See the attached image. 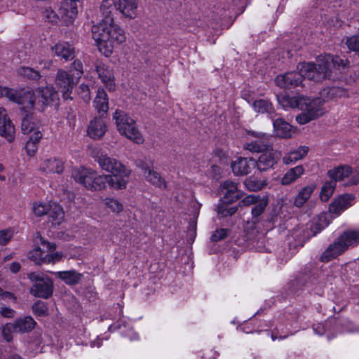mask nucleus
Instances as JSON below:
<instances>
[{
	"label": "nucleus",
	"instance_id": "60",
	"mask_svg": "<svg viewBox=\"0 0 359 359\" xmlns=\"http://www.w3.org/2000/svg\"><path fill=\"white\" fill-rule=\"evenodd\" d=\"M10 269L13 273H17L20 269V265L19 263L13 262L10 266Z\"/></svg>",
	"mask_w": 359,
	"mask_h": 359
},
{
	"label": "nucleus",
	"instance_id": "58",
	"mask_svg": "<svg viewBox=\"0 0 359 359\" xmlns=\"http://www.w3.org/2000/svg\"><path fill=\"white\" fill-rule=\"evenodd\" d=\"M102 340H103V338H101L100 337H97L95 340L91 341L90 342V346L92 348H94V347L99 348L102 345Z\"/></svg>",
	"mask_w": 359,
	"mask_h": 359
},
{
	"label": "nucleus",
	"instance_id": "28",
	"mask_svg": "<svg viewBox=\"0 0 359 359\" xmlns=\"http://www.w3.org/2000/svg\"><path fill=\"white\" fill-rule=\"evenodd\" d=\"M305 173V169L302 165L290 168L281 179V184L286 186L290 185L298 179H299Z\"/></svg>",
	"mask_w": 359,
	"mask_h": 359
},
{
	"label": "nucleus",
	"instance_id": "61",
	"mask_svg": "<svg viewBox=\"0 0 359 359\" xmlns=\"http://www.w3.org/2000/svg\"><path fill=\"white\" fill-rule=\"evenodd\" d=\"M4 170V166L0 163V180L1 181H5L6 177L3 175H1V172Z\"/></svg>",
	"mask_w": 359,
	"mask_h": 359
},
{
	"label": "nucleus",
	"instance_id": "12",
	"mask_svg": "<svg viewBox=\"0 0 359 359\" xmlns=\"http://www.w3.org/2000/svg\"><path fill=\"white\" fill-rule=\"evenodd\" d=\"M242 97L249 103L254 111L257 114H267L271 118L274 114L272 103L267 99H257L253 100L250 95L245 91L242 93Z\"/></svg>",
	"mask_w": 359,
	"mask_h": 359
},
{
	"label": "nucleus",
	"instance_id": "23",
	"mask_svg": "<svg viewBox=\"0 0 359 359\" xmlns=\"http://www.w3.org/2000/svg\"><path fill=\"white\" fill-rule=\"evenodd\" d=\"M41 244L43 249L46 252L45 264H55L61 260L63 254L60 252H54L56 249V245L54 243L41 239Z\"/></svg>",
	"mask_w": 359,
	"mask_h": 359
},
{
	"label": "nucleus",
	"instance_id": "8",
	"mask_svg": "<svg viewBox=\"0 0 359 359\" xmlns=\"http://www.w3.org/2000/svg\"><path fill=\"white\" fill-rule=\"evenodd\" d=\"M221 192L223 198L217 207V214L220 217H226L233 215L237 208L229 206L228 204L232 203L241 198L243 193L238 189V184L230 180L224 181L221 184Z\"/></svg>",
	"mask_w": 359,
	"mask_h": 359
},
{
	"label": "nucleus",
	"instance_id": "52",
	"mask_svg": "<svg viewBox=\"0 0 359 359\" xmlns=\"http://www.w3.org/2000/svg\"><path fill=\"white\" fill-rule=\"evenodd\" d=\"M44 18L49 22L57 23L60 20L59 16L51 8H47L43 11Z\"/></svg>",
	"mask_w": 359,
	"mask_h": 359
},
{
	"label": "nucleus",
	"instance_id": "7",
	"mask_svg": "<svg viewBox=\"0 0 359 359\" xmlns=\"http://www.w3.org/2000/svg\"><path fill=\"white\" fill-rule=\"evenodd\" d=\"M112 118L116 130L121 136L137 144L144 143V135L132 117L123 111L116 110Z\"/></svg>",
	"mask_w": 359,
	"mask_h": 359
},
{
	"label": "nucleus",
	"instance_id": "46",
	"mask_svg": "<svg viewBox=\"0 0 359 359\" xmlns=\"http://www.w3.org/2000/svg\"><path fill=\"white\" fill-rule=\"evenodd\" d=\"M297 330H294V331H287V332H284L283 330H281L280 331L279 329H276V330L273 332H272L271 334V339L273 341H275V340H281V339H284L285 338H287L289 335H292L293 334H294L295 332H297Z\"/></svg>",
	"mask_w": 359,
	"mask_h": 359
},
{
	"label": "nucleus",
	"instance_id": "57",
	"mask_svg": "<svg viewBox=\"0 0 359 359\" xmlns=\"http://www.w3.org/2000/svg\"><path fill=\"white\" fill-rule=\"evenodd\" d=\"M28 277L31 281H32V282L35 281L36 283L40 282L41 280V279L48 278V277H44V276H41L40 273H36V272L29 273L28 275Z\"/></svg>",
	"mask_w": 359,
	"mask_h": 359
},
{
	"label": "nucleus",
	"instance_id": "42",
	"mask_svg": "<svg viewBox=\"0 0 359 359\" xmlns=\"http://www.w3.org/2000/svg\"><path fill=\"white\" fill-rule=\"evenodd\" d=\"M336 183L334 181L326 182L322 187L320 193V198L322 201L326 202L332 196L335 189Z\"/></svg>",
	"mask_w": 359,
	"mask_h": 359
},
{
	"label": "nucleus",
	"instance_id": "45",
	"mask_svg": "<svg viewBox=\"0 0 359 359\" xmlns=\"http://www.w3.org/2000/svg\"><path fill=\"white\" fill-rule=\"evenodd\" d=\"M15 327H16L15 323H14L13 324L8 323L3 327V329H2L3 337L7 341H10L12 339V338H13L12 334L13 332H18V331H16Z\"/></svg>",
	"mask_w": 359,
	"mask_h": 359
},
{
	"label": "nucleus",
	"instance_id": "1",
	"mask_svg": "<svg viewBox=\"0 0 359 359\" xmlns=\"http://www.w3.org/2000/svg\"><path fill=\"white\" fill-rule=\"evenodd\" d=\"M347 62L338 56L330 54L320 55L317 64L302 62L297 65L298 72H291L280 74L275 79L276 84L282 88H293L304 86L303 78L314 82H321L325 79L336 80L341 69L346 67Z\"/></svg>",
	"mask_w": 359,
	"mask_h": 359
},
{
	"label": "nucleus",
	"instance_id": "29",
	"mask_svg": "<svg viewBox=\"0 0 359 359\" xmlns=\"http://www.w3.org/2000/svg\"><path fill=\"white\" fill-rule=\"evenodd\" d=\"M55 55L64 58L65 60H71L74 57L73 47L66 42H60L52 48Z\"/></svg>",
	"mask_w": 359,
	"mask_h": 359
},
{
	"label": "nucleus",
	"instance_id": "39",
	"mask_svg": "<svg viewBox=\"0 0 359 359\" xmlns=\"http://www.w3.org/2000/svg\"><path fill=\"white\" fill-rule=\"evenodd\" d=\"M42 137V134L40 130H36L32 133L29 137V140L27 142L25 145V150L27 154L32 156L37 150V144Z\"/></svg>",
	"mask_w": 359,
	"mask_h": 359
},
{
	"label": "nucleus",
	"instance_id": "47",
	"mask_svg": "<svg viewBox=\"0 0 359 359\" xmlns=\"http://www.w3.org/2000/svg\"><path fill=\"white\" fill-rule=\"evenodd\" d=\"M33 312L39 316H46L48 313V308L45 303L42 302H38L34 304L32 306Z\"/></svg>",
	"mask_w": 359,
	"mask_h": 359
},
{
	"label": "nucleus",
	"instance_id": "30",
	"mask_svg": "<svg viewBox=\"0 0 359 359\" xmlns=\"http://www.w3.org/2000/svg\"><path fill=\"white\" fill-rule=\"evenodd\" d=\"M142 170L144 177L148 182L160 188L165 187V182L159 173L151 170L148 166H142Z\"/></svg>",
	"mask_w": 359,
	"mask_h": 359
},
{
	"label": "nucleus",
	"instance_id": "38",
	"mask_svg": "<svg viewBox=\"0 0 359 359\" xmlns=\"http://www.w3.org/2000/svg\"><path fill=\"white\" fill-rule=\"evenodd\" d=\"M16 331L18 332H26L32 330L36 323L34 320L29 316L18 318L15 320Z\"/></svg>",
	"mask_w": 359,
	"mask_h": 359
},
{
	"label": "nucleus",
	"instance_id": "13",
	"mask_svg": "<svg viewBox=\"0 0 359 359\" xmlns=\"http://www.w3.org/2000/svg\"><path fill=\"white\" fill-rule=\"evenodd\" d=\"M81 0H65L60 8L61 20L65 25L73 23L78 14V3Z\"/></svg>",
	"mask_w": 359,
	"mask_h": 359
},
{
	"label": "nucleus",
	"instance_id": "17",
	"mask_svg": "<svg viewBox=\"0 0 359 359\" xmlns=\"http://www.w3.org/2000/svg\"><path fill=\"white\" fill-rule=\"evenodd\" d=\"M96 72L102 83L109 91H114L116 88L113 69L103 63L96 65Z\"/></svg>",
	"mask_w": 359,
	"mask_h": 359
},
{
	"label": "nucleus",
	"instance_id": "16",
	"mask_svg": "<svg viewBox=\"0 0 359 359\" xmlns=\"http://www.w3.org/2000/svg\"><path fill=\"white\" fill-rule=\"evenodd\" d=\"M15 130L14 125L8 116L6 110L0 107V136L8 142L15 140Z\"/></svg>",
	"mask_w": 359,
	"mask_h": 359
},
{
	"label": "nucleus",
	"instance_id": "62",
	"mask_svg": "<svg viewBox=\"0 0 359 359\" xmlns=\"http://www.w3.org/2000/svg\"><path fill=\"white\" fill-rule=\"evenodd\" d=\"M7 359H21L18 355H12L8 358Z\"/></svg>",
	"mask_w": 359,
	"mask_h": 359
},
{
	"label": "nucleus",
	"instance_id": "5",
	"mask_svg": "<svg viewBox=\"0 0 359 359\" xmlns=\"http://www.w3.org/2000/svg\"><path fill=\"white\" fill-rule=\"evenodd\" d=\"M92 36L99 50L106 57L112 54L116 45L126 41L124 31L109 15L92 27Z\"/></svg>",
	"mask_w": 359,
	"mask_h": 359
},
{
	"label": "nucleus",
	"instance_id": "43",
	"mask_svg": "<svg viewBox=\"0 0 359 359\" xmlns=\"http://www.w3.org/2000/svg\"><path fill=\"white\" fill-rule=\"evenodd\" d=\"M118 329L121 330V332L128 337L131 341H135L139 339V335L137 332H135L133 327H131L127 323H123L121 325L118 327Z\"/></svg>",
	"mask_w": 359,
	"mask_h": 359
},
{
	"label": "nucleus",
	"instance_id": "21",
	"mask_svg": "<svg viewBox=\"0 0 359 359\" xmlns=\"http://www.w3.org/2000/svg\"><path fill=\"white\" fill-rule=\"evenodd\" d=\"M116 8L126 18L133 19L137 16L136 0H113Z\"/></svg>",
	"mask_w": 359,
	"mask_h": 359
},
{
	"label": "nucleus",
	"instance_id": "44",
	"mask_svg": "<svg viewBox=\"0 0 359 359\" xmlns=\"http://www.w3.org/2000/svg\"><path fill=\"white\" fill-rule=\"evenodd\" d=\"M18 74L31 79H37L39 78V73L37 71L26 67H20L18 70Z\"/></svg>",
	"mask_w": 359,
	"mask_h": 359
},
{
	"label": "nucleus",
	"instance_id": "34",
	"mask_svg": "<svg viewBox=\"0 0 359 359\" xmlns=\"http://www.w3.org/2000/svg\"><path fill=\"white\" fill-rule=\"evenodd\" d=\"M41 239L43 238L42 237L39 238V241H37L39 246L34 248L29 252L28 255L29 259L34 262L36 264H41L45 263L46 252V250L43 249Z\"/></svg>",
	"mask_w": 359,
	"mask_h": 359
},
{
	"label": "nucleus",
	"instance_id": "10",
	"mask_svg": "<svg viewBox=\"0 0 359 359\" xmlns=\"http://www.w3.org/2000/svg\"><path fill=\"white\" fill-rule=\"evenodd\" d=\"M32 212L36 217L50 214L54 224H60L63 221L65 216L62 208L56 203L52 201L34 203L32 205Z\"/></svg>",
	"mask_w": 359,
	"mask_h": 359
},
{
	"label": "nucleus",
	"instance_id": "49",
	"mask_svg": "<svg viewBox=\"0 0 359 359\" xmlns=\"http://www.w3.org/2000/svg\"><path fill=\"white\" fill-rule=\"evenodd\" d=\"M13 235V231L11 229L0 231V245H5L8 243Z\"/></svg>",
	"mask_w": 359,
	"mask_h": 359
},
{
	"label": "nucleus",
	"instance_id": "56",
	"mask_svg": "<svg viewBox=\"0 0 359 359\" xmlns=\"http://www.w3.org/2000/svg\"><path fill=\"white\" fill-rule=\"evenodd\" d=\"M81 90V97L85 102H89L90 100V94L89 87L87 85L82 84L80 86Z\"/></svg>",
	"mask_w": 359,
	"mask_h": 359
},
{
	"label": "nucleus",
	"instance_id": "51",
	"mask_svg": "<svg viewBox=\"0 0 359 359\" xmlns=\"http://www.w3.org/2000/svg\"><path fill=\"white\" fill-rule=\"evenodd\" d=\"M330 324L331 321H326L325 323H318L313 325V331L318 335H323L324 333H325L326 330L329 329Z\"/></svg>",
	"mask_w": 359,
	"mask_h": 359
},
{
	"label": "nucleus",
	"instance_id": "36",
	"mask_svg": "<svg viewBox=\"0 0 359 359\" xmlns=\"http://www.w3.org/2000/svg\"><path fill=\"white\" fill-rule=\"evenodd\" d=\"M53 273L69 285L79 283L81 278V275L74 270L57 271Z\"/></svg>",
	"mask_w": 359,
	"mask_h": 359
},
{
	"label": "nucleus",
	"instance_id": "19",
	"mask_svg": "<svg viewBox=\"0 0 359 359\" xmlns=\"http://www.w3.org/2000/svg\"><path fill=\"white\" fill-rule=\"evenodd\" d=\"M107 131V126L101 117L92 119L87 128V134L91 139L100 140Z\"/></svg>",
	"mask_w": 359,
	"mask_h": 359
},
{
	"label": "nucleus",
	"instance_id": "11",
	"mask_svg": "<svg viewBox=\"0 0 359 359\" xmlns=\"http://www.w3.org/2000/svg\"><path fill=\"white\" fill-rule=\"evenodd\" d=\"M269 137L266 133L249 131L244 148L251 152H262L270 147Z\"/></svg>",
	"mask_w": 359,
	"mask_h": 359
},
{
	"label": "nucleus",
	"instance_id": "22",
	"mask_svg": "<svg viewBox=\"0 0 359 359\" xmlns=\"http://www.w3.org/2000/svg\"><path fill=\"white\" fill-rule=\"evenodd\" d=\"M39 170L46 173H61L64 170V162L57 158L44 160L39 166Z\"/></svg>",
	"mask_w": 359,
	"mask_h": 359
},
{
	"label": "nucleus",
	"instance_id": "48",
	"mask_svg": "<svg viewBox=\"0 0 359 359\" xmlns=\"http://www.w3.org/2000/svg\"><path fill=\"white\" fill-rule=\"evenodd\" d=\"M255 205V207L252 210V214L254 217H258L263 212L264 210L265 209L267 205V201L266 199H262L259 201Z\"/></svg>",
	"mask_w": 359,
	"mask_h": 359
},
{
	"label": "nucleus",
	"instance_id": "6",
	"mask_svg": "<svg viewBox=\"0 0 359 359\" xmlns=\"http://www.w3.org/2000/svg\"><path fill=\"white\" fill-rule=\"evenodd\" d=\"M82 74L83 65L79 60L72 63L69 72L62 69L57 71L55 82L65 100L72 99L70 95Z\"/></svg>",
	"mask_w": 359,
	"mask_h": 359
},
{
	"label": "nucleus",
	"instance_id": "32",
	"mask_svg": "<svg viewBox=\"0 0 359 359\" xmlns=\"http://www.w3.org/2000/svg\"><path fill=\"white\" fill-rule=\"evenodd\" d=\"M315 185L310 184L301 189L294 198V205L298 208L302 207L310 198L311 194L315 190Z\"/></svg>",
	"mask_w": 359,
	"mask_h": 359
},
{
	"label": "nucleus",
	"instance_id": "25",
	"mask_svg": "<svg viewBox=\"0 0 359 359\" xmlns=\"http://www.w3.org/2000/svg\"><path fill=\"white\" fill-rule=\"evenodd\" d=\"M309 152V147L300 146L298 148L291 150L283 158V162L285 165H290L303 159Z\"/></svg>",
	"mask_w": 359,
	"mask_h": 359
},
{
	"label": "nucleus",
	"instance_id": "35",
	"mask_svg": "<svg viewBox=\"0 0 359 359\" xmlns=\"http://www.w3.org/2000/svg\"><path fill=\"white\" fill-rule=\"evenodd\" d=\"M39 123L32 114H27L22 121V131L25 134L34 133L39 130Z\"/></svg>",
	"mask_w": 359,
	"mask_h": 359
},
{
	"label": "nucleus",
	"instance_id": "15",
	"mask_svg": "<svg viewBox=\"0 0 359 359\" xmlns=\"http://www.w3.org/2000/svg\"><path fill=\"white\" fill-rule=\"evenodd\" d=\"M280 158V153L272 149L265 150L256 161V166L259 171H266L272 168Z\"/></svg>",
	"mask_w": 359,
	"mask_h": 359
},
{
	"label": "nucleus",
	"instance_id": "40",
	"mask_svg": "<svg viewBox=\"0 0 359 359\" xmlns=\"http://www.w3.org/2000/svg\"><path fill=\"white\" fill-rule=\"evenodd\" d=\"M103 203L105 208L114 214L118 215L123 210V203L115 198L107 197L104 200Z\"/></svg>",
	"mask_w": 359,
	"mask_h": 359
},
{
	"label": "nucleus",
	"instance_id": "26",
	"mask_svg": "<svg viewBox=\"0 0 359 359\" xmlns=\"http://www.w3.org/2000/svg\"><path fill=\"white\" fill-rule=\"evenodd\" d=\"M97 162L100 168L107 172H114L124 165L116 158H110L107 154L99 156Z\"/></svg>",
	"mask_w": 359,
	"mask_h": 359
},
{
	"label": "nucleus",
	"instance_id": "27",
	"mask_svg": "<svg viewBox=\"0 0 359 359\" xmlns=\"http://www.w3.org/2000/svg\"><path fill=\"white\" fill-rule=\"evenodd\" d=\"M273 133L280 138H290L292 134V127L282 118L273 121Z\"/></svg>",
	"mask_w": 359,
	"mask_h": 359
},
{
	"label": "nucleus",
	"instance_id": "59",
	"mask_svg": "<svg viewBox=\"0 0 359 359\" xmlns=\"http://www.w3.org/2000/svg\"><path fill=\"white\" fill-rule=\"evenodd\" d=\"M239 329H240V330H241L243 332L247 333V334L252 333L254 332H261V331H262V330H258V329L257 330H253L252 329H251L250 327V325H249L248 323L244 325L243 327H240Z\"/></svg>",
	"mask_w": 359,
	"mask_h": 359
},
{
	"label": "nucleus",
	"instance_id": "14",
	"mask_svg": "<svg viewBox=\"0 0 359 359\" xmlns=\"http://www.w3.org/2000/svg\"><path fill=\"white\" fill-rule=\"evenodd\" d=\"M235 175L243 176L249 174L256 167V161L252 158L237 157L231 163Z\"/></svg>",
	"mask_w": 359,
	"mask_h": 359
},
{
	"label": "nucleus",
	"instance_id": "33",
	"mask_svg": "<svg viewBox=\"0 0 359 359\" xmlns=\"http://www.w3.org/2000/svg\"><path fill=\"white\" fill-rule=\"evenodd\" d=\"M95 108L99 113L107 112L109 109L108 97L106 92L102 88H99L93 102Z\"/></svg>",
	"mask_w": 359,
	"mask_h": 359
},
{
	"label": "nucleus",
	"instance_id": "50",
	"mask_svg": "<svg viewBox=\"0 0 359 359\" xmlns=\"http://www.w3.org/2000/svg\"><path fill=\"white\" fill-rule=\"evenodd\" d=\"M229 231L226 229H217L212 235L211 240L214 242L222 241L227 237Z\"/></svg>",
	"mask_w": 359,
	"mask_h": 359
},
{
	"label": "nucleus",
	"instance_id": "53",
	"mask_svg": "<svg viewBox=\"0 0 359 359\" xmlns=\"http://www.w3.org/2000/svg\"><path fill=\"white\" fill-rule=\"evenodd\" d=\"M260 200L257 196L251 194L245 196L240 203L242 205H250L257 203Z\"/></svg>",
	"mask_w": 359,
	"mask_h": 359
},
{
	"label": "nucleus",
	"instance_id": "31",
	"mask_svg": "<svg viewBox=\"0 0 359 359\" xmlns=\"http://www.w3.org/2000/svg\"><path fill=\"white\" fill-rule=\"evenodd\" d=\"M351 172V168L346 165H341L335 167L328 171V176L336 182L337 181H341L346 178L349 177Z\"/></svg>",
	"mask_w": 359,
	"mask_h": 359
},
{
	"label": "nucleus",
	"instance_id": "54",
	"mask_svg": "<svg viewBox=\"0 0 359 359\" xmlns=\"http://www.w3.org/2000/svg\"><path fill=\"white\" fill-rule=\"evenodd\" d=\"M15 311L9 307L1 306L0 315L5 318H13L15 316Z\"/></svg>",
	"mask_w": 359,
	"mask_h": 359
},
{
	"label": "nucleus",
	"instance_id": "20",
	"mask_svg": "<svg viewBox=\"0 0 359 359\" xmlns=\"http://www.w3.org/2000/svg\"><path fill=\"white\" fill-rule=\"evenodd\" d=\"M30 292L34 297L47 299L52 295L53 282L50 278L41 279L32 287Z\"/></svg>",
	"mask_w": 359,
	"mask_h": 359
},
{
	"label": "nucleus",
	"instance_id": "37",
	"mask_svg": "<svg viewBox=\"0 0 359 359\" xmlns=\"http://www.w3.org/2000/svg\"><path fill=\"white\" fill-rule=\"evenodd\" d=\"M330 222V215L323 212L320 214L313 222L311 229L313 231L314 235L320 232L322 229L328 226Z\"/></svg>",
	"mask_w": 359,
	"mask_h": 359
},
{
	"label": "nucleus",
	"instance_id": "24",
	"mask_svg": "<svg viewBox=\"0 0 359 359\" xmlns=\"http://www.w3.org/2000/svg\"><path fill=\"white\" fill-rule=\"evenodd\" d=\"M347 95V91L344 88L337 86L325 88L319 93L320 97L325 100V104L330 100H337L342 97H346Z\"/></svg>",
	"mask_w": 359,
	"mask_h": 359
},
{
	"label": "nucleus",
	"instance_id": "9",
	"mask_svg": "<svg viewBox=\"0 0 359 359\" xmlns=\"http://www.w3.org/2000/svg\"><path fill=\"white\" fill-rule=\"evenodd\" d=\"M359 243V231H347L331 244L321 255L322 262H327L337 257L349 247Z\"/></svg>",
	"mask_w": 359,
	"mask_h": 359
},
{
	"label": "nucleus",
	"instance_id": "18",
	"mask_svg": "<svg viewBox=\"0 0 359 359\" xmlns=\"http://www.w3.org/2000/svg\"><path fill=\"white\" fill-rule=\"evenodd\" d=\"M354 197L351 194H344L334 199L329 208L330 213L339 216L342 212L353 205Z\"/></svg>",
	"mask_w": 359,
	"mask_h": 359
},
{
	"label": "nucleus",
	"instance_id": "41",
	"mask_svg": "<svg viewBox=\"0 0 359 359\" xmlns=\"http://www.w3.org/2000/svg\"><path fill=\"white\" fill-rule=\"evenodd\" d=\"M267 184L266 180H258L252 177L245 179L244 185L246 189L250 191H257L261 190Z\"/></svg>",
	"mask_w": 359,
	"mask_h": 359
},
{
	"label": "nucleus",
	"instance_id": "4",
	"mask_svg": "<svg viewBox=\"0 0 359 359\" xmlns=\"http://www.w3.org/2000/svg\"><path fill=\"white\" fill-rule=\"evenodd\" d=\"M278 101L284 109L298 108L301 110V113L296 116V121L300 125L315 121L327 112L325 100L320 95H283L278 97Z\"/></svg>",
	"mask_w": 359,
	"mask_h": 359
},
{
	"label": "nucleus",
	"instance_id": "2",
	"mask_svg": "<svg viewBox=\"0 0 359 359\" xmlns=\"http://www.w3.org/2000/svg\"><path fill=\"white\" fill-rule=\"evenodd\" d=\"M110 173L99 174L92 168L80 167L72 170V176L77 183L91 191H102L107 187L118 191L127 187L131 173L129 168L123 165Z\"/></svg>",
	"mask_w": 359,
	"mask_h": 359
},
{
	"label": "nucleus",
	"instance_id": "3",
	"mask_svg": "<svg viewBox=\"0 0 359 359\" xmlns=\"http://www.w3.org/2000/svg\"><path fill=\"white\" fill-rule=\"evenodd\" d=\"M6 97L10 101L22 105V109L43 110L48 105L57 104L59 96L52 87L39 88L35 90L21 89L19 90L0 86V97Z\"/></svg>",
	"mask_w": 359,
	"mask_h": 359
},
{
	"label": "nucleus",
	"instance_id": "55",
	"mask_svg": "<svg viewBox=\"0 0 359 359\" xmlns=\"http://www.w3.org/2000/svg\"><path fill=\"white\" fill-rule=\"evenodd\" d=\"M348 183L350 184H357L359 183V169L351 170L348 177Z\"/></svg>",
	"mask_w": 359,
	"mask_h": 359
}]
</instances>
